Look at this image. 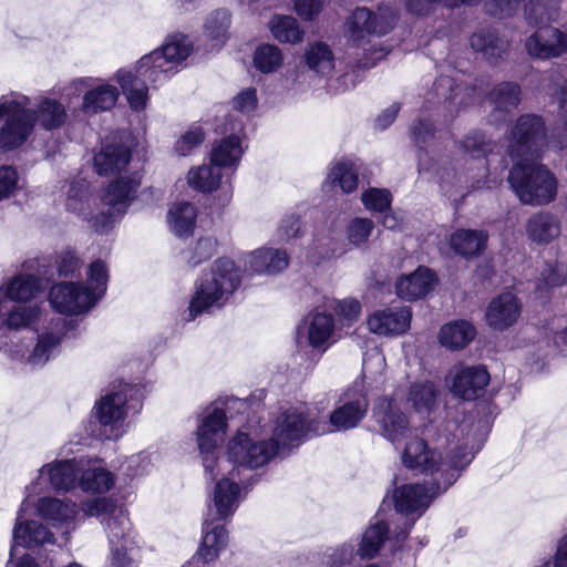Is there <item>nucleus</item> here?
Listing matches in <instances>:
<instances>
[{
	"instance_id": "obj_62",
	"label": "nucleus",
	"mask_w": 567,
	"mask_h": 567,
	"mask_svg": "<svg viewBox=\"0 0 567 567\" xmlns=\"http://www.w3.org/2000/svg\"><path fill=\"white\" fill-rule=\"evenodd\" d=\"M334 310L340 320L350 326L357 321L361 313V305L353 298L340 300L336 303Z\"/></svg>"
},
{
	"instance_id": "obj_47",
	"label": "nucleus",
	"mask_w": 567,
	"mask_h": 567,
	"mask_svg": "<svg viewBox=\"0 0 567 567\" xmlns=\"http://www.w3.org/2000/svg\"><path fill=\"white\" fill-rule=\"evenodd\" d=\"M252 62L254 66L261 73H274L281 68L284 55L277 45L266 43L256 48Z\"/></svg>"
},
{
	"instance_id": "obj_10",
	"label": "nucleus",
	"mask_w": 567,
	"mask_h": 567,
	"mask_svg": "<svg viewBox=\"0 0 567 567\" xmlns=\"http://www.w3.org/2000/svg\"><path fill=\"white\" fill-rule=\"evenodd\" d=\"M545 138L544 123L539 116L522 115L512 132L508 146L513 159L535 157Z\"/></svg>"
},
{
	"instance_id": "obj_20",
	"label": "nucleus",
	"mask_w": 567,
	"mask_h": 567,
	"mask_svg": "<svg viewBox=\"0 0 567 567\" xmlns=\"http://www.w3.org/2000/svg\"><path fill=\"white\" fill-rule=\"evenodd\" d=\"M235 470L229 472L228 477L219 480L214 489L213 507H209L208 517L221 520L234 515L240 501V487L235 482Z\"/></svg>"
},
{
	"instance_id": "obj_2",
	"label": "nucleus",
	"mask_w": 567,
	"mask_h": 567,
	"mask_svg": "<svg viewBox=\"0 0 567 567\" xmlns=\"http://www.w3.org/2000/svg\"><path fill=\"white\" fill-rule=\"evenodd\" d=\"M131 157V150L115 138H107L94 155V169L99 175H120L109 184L101 197L102 203L107 206V212H102L92 219V227L99 233H106L136 196L140 176L123 175Z\"/></svg>"
},
{
	"instance_id": "obj_3",
	"label": "nucleus",
	"mask_w": 567,
	"mask_h": 567,
	"mask_svg": "<svg viewBox=\"0 0 567 567\" xmlns=\"http://www.w3.org/2000/svg\"><path fill=\"white\" fill-rule=\"evenodd\" d=\"M240 285V274L234 261L218 259L210 270L205 272L195 284L189 300L188 317H196L224 307Z\"/></svg>"
},
{
	"instance_id": "obj_29",
	"label": "nucleus",
	"mask_w": 567,
	"mask_h": 567,
	"mask_svg": "<svg viewBox=\"0 0 567 567\" xmlns=\"http://www.w3.org/2000/svg\"><path fill=\"white\" fill-rule=\"evenodd\" d=\"M52 330L45 331L38 337V342L32 352L27 357V362L33 367L45 364L59 352L60 342L64 336L66 320L58 319L51 322Z\"/></svg>"
},
{
	"instance_id": "obj_53",
	"label": "nucleus",
	"mask_w": 567,
	"mask_h": 567,
	"mask_svg": "<svg viewBox=\"0 0 567 567\" xmlns=\"http://www.w3.org/2000/svg\"><path fill=\"white\" fill-rule=\"evenodd\" d=\"M461 152L473 159H481L486 156L487 153L492 151V143L486 140V137L480 133L474 132L468 134L461 143H460Z\"/></svg>"
},
{
	"instance_id": "obj_35",
	"label": "nucleus",
	"mask_w": 567,
	"mask_h": 567,
	"mask_svg": "<svg viewBox=\"0 0 567 567\" xmlns=\"http://www.w3.org/2000/svg\"><path fill=\"white\" fill-rule=\"evenodd\" d=\"M476 329L467 320H454L441 327L440 343L450 350H461L467 347L475 338Z\"/></svg>"
},
{
	"instance_id": "obj_23",
	"label": "nucleus",
	"mask_w": 567,
	"mask_h": 567,
	"mask_svg": "<svg viewBox=\"0 0 567 567\" xmlns=\"http://www.w3.org/2000/svg\"><path fill=\"white\" fill-rule=\"evenodd\" d=\"M522 306L512 292H504L494 298L486 310L485 318L491 328L503 331L518 320Z\"/></svg>"
},
{
	"instance_id": "obj_58",
	"label": "nucleus",
	"mask_w": 567,
	"mask_h": 567,
	"mask_svg": "<svg viewBox=\"0 0 567 567\" xmlns=\"http://www.w3.org/2000/svg\"><path fill=\"white\" fill-rule=\"evenodd\" d=\"M362 203L368 210L383 212L391 205V194L386 189L370 188L361 196Z\"/></svg>"
},
{
	"instance_id": "obj_30",
	"label": "nucleus",
	"mask_w": 567,
	"mask_h": 567,
	"mask_svg": "<svg viewBox=\"0 0 567 567\" xmlns=\"http://www.w3.org/2000/svg\"><path fill=\"white\" fill-rule=\"evenodd\" d=\"M52 330L45 331L38 337V342L32 352L27 357V362L33 367L45 364L59 352L60 342L64 336L66 320L58 319L51 322Z\"/></svg>"
},
{
	"instance_id": "obj_17",
	"label": "nucleus",
	"mask_w": 567,
	"mask_h": 567,
	"mask_svg": "<svg viewBox=\"0 0 567 567\" xmlns=\"http://www.w3.org/2000/svg\"><path fill=\"white\" fill-rule=\"evenodd\" d=\"M38 515L49 522L54 528L70 533L82 523L79 506L54 497H42L37 503Z\"/></svg>"
},
{
	"instance_id": "obj_54",
	"label": "nucleus",
	"mask_w": 567,
	"mask_h": 567,
	"mask_svg": "<svg viewBox=\"0 0 567 567\" xmlns=\"http://www.w3.org/2000/svg\"><path fill=\"white\" fill-rule=\"evenodd\" d=\"M374 229V224L369 218L355 217L351 219L346 228V236L354 247L365 244Z\"/></svg>"
},
{
	"instance_id": "obj_34",
	"label": "nucleus",
	"mask_w": 567,
	"mask_h": 567,
	"mask_svg": "<svg viewBox=\"0 0 567 567\" xmlns=\"http://www.w3.org/2000/svg\"><path fill=\"white\" fill-rule=\"evenodd\" d=\"M248 268L257 274H277L289 265V257L285 250L275 248H260L249 255Z\"/></svg>"
},
{
	"instance_id": "obj_24",
	"label": "nucleus",
	"mask_w": 567,
	"mask_h": 567,
	"mask_svg": "<svg viewBox=\"0 0 567 567\" xmlns=\"http://www.w3.org/2000/svg\"><path fill=\"white\" fill-rule=\"evenodd\" d=\"M79 487L85 493L103 494L115 483L114 475L96 458L80 457Z\"/></svg>"
},
{
	"instance_id": "obj_63",
	"label": "nucleus",
	"mask_w": 567,
	"mask_h": 567,
	"mask_svg": "<svg viewBox=\"0 0 567 567\" xmlns=\"http://www.w3.org/2000/svg\"><path fill=\"white\" fill-rule=\"evenodd\" d=\"M204 141V133L200 127H193L183 134L176 142L175 150L182 155H188L192 150Z\"/></svg>"
},
{
	"instance_id": "obj_64",
	"label": "nucleus",
	"mask_w": 567,
	"mask_h": 567,
	"mask_svg": "<svg viewBox=\"0 0 567 567\" xmlns=\"http://www.w3.org/2000/svg\"><path fill=\"white\" fill-rule=\"evenodd\" d=\"M434 90L439 97L453 102L462 91L455 80L449 75H441L434 82Z\"/></svg>"
},
{
	"instance_id": "obj_22",
	"label": "nucleus",
	"mask_w": 567,
	"mask_h": 567,
	"mask_svg": "<svg viewBox=\"0 0 567 567\" xmlns=\"http://www.w3.org/2000/svg\"><path fill=\"white\" fill-rule=\"evenodd\" d=\"M439 390L431 381H419L411 383L405 388H398L394 392V398L416 413L429 414L431 413L437 400Z\"/></svg>"
},
{
	"instance_id": "obj_38",
	"label": "nucleus",
	"mask_w": 567,
	"mask_h": 567,
	"mask_svg": "<svg viewBox=\"0 0 567 567\" xmlns=\"http://www.w3.org/2000/svg\"><path fill=\"white\" fill-rule=\"evenodd\" d=\"M528 238L537 244H547L558 237L560 225L558 219L549 213L533 215L526 224Z\"/></svg>"
},
{
	"instance_id": "obj_19",
	"label": "nucleus",
	"mask_w": 567,
	"mask_h": 567,
	"mask_svg": "<svg viewBox=\"0 0 567 567\" xmlns=\"http://www.w3.org/2000/svg\"><path fill=\"white\" fill-rule=\"evenodd\" d=\"M528 54L539 58H557L567 53V33L551 27L539 28L526 40Z\"/></svg>"
},
{
	"instance_id": "obj_21",
	"label": "nucleus",
	"mask_w": 567,
	"mask_h": 567,
	"mask_svg": "<svg viewBox=\"0 0 567 567\" xmlns=\"http://www.w3.org/2000/svg\"><path fill=\"white\" fill-rule=\"evenodd\" d=\"M80 458L56 461L42 466L39 474V481L32 487L35 489L41 481L48 477L50 486L55 491H71L79 486L80 478Z\"/></svg>"
},
{
	"instance_id": "obj_28",
	"label": "nucleus",
	"mask_w": 567,
	"mask_h": 567,
	"mask_svg": "<svg viewBox=\"0 0 567 567\" xmlns=\"http://www.w3.org/2000/svg\"><path fill=\"white\" fill-rule=\"evenodd\" d=\"M488 382L489 374L485 368H462L453 378L452 392L464 400H473L484 391Z\"/></svg>"
},
{
	"instance_id": "obj_4",
	"label": "nucleus",
	"mask_w": 567,
	"mask_h": 567,
	"mask_svg": "<svg viewBox=\"0 0 567 567\" xmlns=\"http://www.w3.org/2000/svg\"><path fill=\"white\" fill-rule=\"evenodd\" d=\"M537 156L517 158L508 174V183L523 204L545 205L557 194V179Z\"/></svg>"
},
{
	"instance_id": "obj_57",
	"label": "nucleus",
	"mask_w": 567,
	"mask_h": 567,
	"mask_svg": "<svg viewBox=\"0 0 567 567\" xmlns=\"http://www.w3.org/2000/svg\"><path fill=\"white\" fill-rule=\"evenodd\" d=\"M117 530V543L113 544L112 539L109 537L110 546H111V553H112V560L114 564H120L121 566L130 565L132 561V557H128L126 561L121 559V550L125 548L126 550H133L134 549V537H133V530L131 528L130 519L127 518V527L122 529L120 527L116 528Z\"/></svg>"
},
{
	"instance_id": "obj_5",
	"label": "nucleus",
	"mask_w": 567,
	"mask_h": 567,
	"mask_svg": "<svg viewBox=\"0 0 567 567\" xmlns=\"http://www.w3.org/2000/svg\"><path fill=\"white\" fill-rule=\"evenodd\" d=\"M192 44L183 34L171 35L164 44L142 56L138 72L150 80L151 84H159L175 74L189 55Z\"/></svg>"
},
{
	"instance_id": "obj_36",
	"label": "nucleus",
	"mask_w": 567,
	"mask_h": 567,
	"mask_svg": "<svg viewBox=\"0 0 567 567\" xmlns=\"http://www.w3.org/2000/svg\"><path fill=\"white\" fill-rule=\"evenodd\" d=\"M487 238L484 230L457 229L450 237V246L455 254L471 258L485 249Z\"/></svg>"
},
{
	"instance_id": "obj_25",
	"label": "nucleus",
	"mask_w": 567,
	"mask_h": 567,
	"mask_svg": "<svg viewBox=\"0 0 567 567\" xmlns=\"http://www.w3.org/2000/svg\"><path fill=\"white\" fill-rule=\"evenodd\" d=\"M41 313L42 310L38 303H12L0 292V327L9 330L28 328L40 319Z\"/></svg>"
},
{
	"instance_id": "obj_37",
	"label": "nucleus",
	"mask_w": 567,
	"mask_h": 567,
	"mask_svg": "<svg viewBox=\"0 0 567 567\" xmlns=\"http://www.w3.org/2000/svg\"><path fill=\"white\" fill-rule=\"evenodd\" d=\"M41 286L38 278L33 276H18L13 278L6 287L0 288V292L12 303H35L33 298L40 292Z\"/></svg>"
},
{
	"instance_id": "obj_51",
	"label": "nucleus",
	"mask_w": 567,
	"mask_h": 567,
	"mask_svg": "<svg viewBox=\"0 0 567 567\" xmlns=\"http://www.w3.org/2000/svg\"><path fill=\"white\" fill-rule=\"evenodd\" d=\"M230 25V14L225 9L213 11L205 21L204 30L208 38L224 42Z\"/></svg>"
},
{
	"instance_id": "obj_40",
	"label": "nucleus",
	"mask_w": 567,
	"mask_h": 567,
	"mask_svg": "<svg viewBox=\"0 0 567 567\" xmlns=\"http://www.w3.org/2000/svg\"><path fill=\"white\" fill-rule=\"evenodd\" d=\"M118 99V91L114 85L100 83L83 96L82 109L85 113H97L112 109Z\"/></svg>"
},
{
	"instance_id": "obj_31",
	"label": "nucleus",
	"mask_w": 567,
	"mask_h": 567,
	"mask_svg": "<svg viewBox=\"0 0 567 567\" xmlns=\"http://www.w3.org/2000/svg\"><path fill=\"white\" fill-rule=\"evenodd\" d=\"M116 81L125 94L130 106L135 111L144 110L148 100L147 78L138 72V63L134 70H120Z\"/></svg>"
},
{
	"instance_id": "obj_43",
	"label": "nucleus",
	"mask_w": 567,
	"mask_h": 567,
	"mask_svg": "<svg viewBox=\"0 0 567 567\" xmlns=\"http://www.w3.org/2000/svg\"><path fill=\"white\" fill-rule=\"evenodd\" d=\"M268 28L274 39L280 43L297 44L303 40L305 31L291 16H274Z\"/></svg>"
},
{
	"instance_id": "obj_8",
	"label": "nucleus",
	"mask_w": 567,
	"mask_h": 567,
	"mask_svg": "<svg viewBox=\"0 0 567 567\" xmlns=\"http://www.w3.org/2000/svg\"><path fill=\"white\" fill-rule=\"evenodd\" d=\"M29 104V97L18 93L3 95L0 99V117L7 115L0 130V148L10 151L21 146L28 140L33 130L28 118Z\"/></svg>"
},
{
	"instance_id": "obj_48",
	"label": "nucleus",
	"mask_w": 567,
	"mask_h": 567,
	"mask_svg": "<svg viewBox=\"0 0 567 567\" xmlns=\"http://www.w3.org/2000/svg\"><path fill=\"white\" fill-rule=\"evenodd\" d=\"M220 177V169L210 164L190 169L187 179L189 186L194 189L209 193L218 187Z\"/></svg>"
},
{
	"instance_id": "obj_45",
	"label": "nucleus",
	"mask_w": 567,
	"mask_h": 567,
	"mask_svg": "<svg viewBox=\"0 0 567 567\" xmlns=\"http://www.w3.org/2000/svg\"><path fill=\"white\" fill-rule=\"evenodd\" d=\"M308 68L321 75H329L334 69V56L330 47L323 42L310 43L305 52Z\"/></svg>"
},
{
	"instance_id": "obj_44",
	"label": "nucleus",
	"mask_w": 567,
	"mask_h": 567,
	"mask_svg": "<svg viewBox=\"0 0 567 567\" xmlns=\"http://www.w3.org/2000/svg\"><path fill=\"white\" fill-rule=\"evenodd\" d=\"M244 153L238 136L230 135L213 147L210 161L217 168L236 166Z\"/></svg>"
},
{
	"instance_id": "obj_60",
	"label": "nucleus",
	"mask_w": 567,
	"mask_h": 567,
	"mask_svg": "<svg viewBox=\"0 0 567 567\" xmlns=\"http://www.w3.org/2000/svg\"><path fill=\"white\" fill-rule=\"evenodd\" d=\"M216 251V240L213 238L199 239L189 252L187 259L192 267H196L205 260H208Z\"/></svg>"
},
{
	"instance_id": "obj_52",
	"label": "nucleus",
	"mask_w": 567,
	"mask_h": 567,
	"mask_svg": "<svg viewBox=\"0 0 567 567\" xmlns=\"http://www.w3.org/2000/svg\"><path fill=\"white\" fill-rule=\"evenodd\" d=\"M89 291L94 293V300L101 299L105 291L109 281V269L104 261L97 259L90 265L89 272Z\"/></svg>"
},
{
	"instance_id": "obj_27",
	"label": "nucleus",
	"mask_w": 567,
	"mask_h": 567,
	"mask_svg": "<svg viewBox=\"0 0 567 567\" xmlns=\"http://www.w3.org/2000/svg\"><path fill=\"white\" fill-rule=\"evenodd\" d=\"M213 516L205 519L203 525V540L197 554L189 561L198 567L199 563L215 560L228 542L227 530L221 525L213 524Z\"/></svg>"
},
{
	"instance_id": "obj_14",
	"label": "nucleus",
	"mask_w": 567,
	"mask_h": 567,
	"mask_svg": "<svg viewBox=\"0 0 567 567\" xmlns=\"http://www.w3.org/2000/svg\"><path fill=\"white\" fill-rule=\"evenodd\" d=\"M317 417L303 416V413L297 409H289L285 411L276 421L270 437L271 445H276V453L280 449L292 446L295 443L299 444L308 433H312L310 423Z\"/></svg>"
},
{
	"instance_id": "obj_55",
	"label": "nucleus",
	"mask_w": 567,
	"mask_h": 567,
	"mask_svg": "<svg viewBox=\"0 0 567 567\" xmlns=\"http://www.w3.org/2000/svg\"><path fill=\"white\" fill-rule=\"evenodd\" d=\"M554 3L546 0L530 1L526 8V18L530 24L538 25L550 22L557 18Z\"/></svg>"
},
{
	"instance_id": "obj_50",
	"label": "nucleus",
	"mask_w": 567,
	"mask_h": 567,
	"mask_svg": "<svg viewBox=\"0 0 567 567\" xmlns=\"http://www.w3.org/2000/svg\"><path fill=\"white\" fill-rule=\"evenodd\" d=\"M489 97L495 105V111L509 112L520 101V87L516 83L503 82L494 87Z\"/></svg>"
},
{
	"instance_id": "obj_39",
	"label": "nucleus",
	"mask_w": 567,
	"mask_h": 567,
	"mask_svg": "<svg viewBox=\"0 0 567 567\" xmlns=\"http://www.w3.org/2000/svg\"><path fill=\"white\" fill-rule=\"evenodd\" d=\"M20 518L21 515L19 514L18 522L13 528L14 546L33 547L53 542V535L45 526L33 520L22 524L19 522Z\"/></svg>"
},
{
	"instance_id": "obj_6",
	"label": "nucleus",
	"mask_w": 567,
	"mask_h": 567,
	"mask_svg": "<svg viewBox=\"0 0 567 567\" xmlns=\"http://www.w3.org/2000/svg\"><path fill=\"white\" fill-rule=\"evenodd\" d=\"M369 401L359 389H349L339 400V404L329 414V420L317 417L310 423L315 435L342 432L357 427L368 412Z\"/></svg>"
},
{
	"instance_id": "obj_12",
	"label": "nucleus",
	"mask_w": 567,
	"mask_h": 567,
	"mask_svg": "<svg viewBox=\"0 0 567 567\" xmlns=\"http://www.w3.org/2000/svg\"><path fill=\"white\" fill-rule=\"evenodd\" d=\"M226 414L221 409L215 408L202 421L197 430V443L202 454H204L203 463L205 470L215 478V466L218 465L217 460L209 454L224 441L226 432Z\"/></svg>"
},
{
	"instance_id": "obj_32",
	"label": "nucleus",
	"mask_w": 567,
	"mask_h": 567,
	"mask_svg": "<svg viewBox=\"0 0 567 567\" xmlns=\"http://www.w3.org/2000/svg\"><path fill=\"white\" fill-rule=\"evenodd\" d=\"M435 281V276L430 269L419 267L414 272L402 276L396 281V295L408 301L423 298L434 288Z\"/></svg>"
},
{
	"instance_id": "obj_61",
	"label": "nucleus",
	"mask_w": 567,
	"mask_h": 567,
	"mask_svg": "<svg viewBox=\"0 0 567 567\" xmlns=\"http://www.w3.org/2000/svg\"><path fill=\"white\" fill-rule=\"evenodd\" d=\"M19 188V175L12 166L0 167V199L12 196Z\"/></svg>"
},
{
	"instance_id": "obj_1",
	"label": "nucleus",
	"mask_w": 567,
	"mask_h": 567,
	"mask_svg": "<svg viewBox=\"0 0 567 567\" xmlns=\"http://www.w3.org/2000/svg\"><path fill=\"white\" fill-rule=\"evenodd\" d=\"M468 437L461 442L453 435L430 449L424 440L411 439L401 454L402 463L408 468L434 477L429 486L406 484L399 487L393 496L396 511L406 515H422L433 497L446 491L473 461L475 451L468 447Z\"/></svg>"
},
{
	"instance_id": "obj_7",
	"label": "nucleus",
	"mask_w": 567,
	"mask_h": 567,
	"mask_svg": "<svg viewBox=\"0 0 567 567\" xmlns=\"http://www.w3.org/2000/svg\"><path fill=\"white\" fill-rule=\"evenodd\" d=\"M227 455L235 474L239 475L240 467L252 470L267 464L276 455V445L255 430H239L228 442Z\"/></svg>"
},
{
	"instance_id": "obj_41",
	"label": "nucleus",
	"mask_w": 567,
	"mask_h": 567,
	"mask_svg": "<svg viewBox=\"0 0 567 567\" xmlns=\"http://www.w3.org/2000/svg\"><path fill=\"white\" fill-rule=\"evenodd\" d=\"M196 216V208L193 204L177 203L168 210V227L178 237L190 236L195 227Z\"/></svg>"
},
{
	"instance_id": "obj_16",
	"label": "nucleus",
	"mask_w": 567,
	"mask_h": 567,
	"mask_svg": "<svg viewBox=\"0 0 567 567\" xmlns=\"http://www.w3.org/2000/svg\"><path fill=\"white\" fill-rule=\"evenodd\" d=\"M82 520L85 517H97L105 526L107 536L112 539L113 544L117 543V530L127 527V512L117 506L116 503L110 497H97L87 499L81 503L79 507Z\"/></svg>"
},
{
	"instance_id": "obj_15",
	"label": "nucleus",
	"mask_w": 567,
	"mask_h": 567,
	"mask_svg": "<svg viewBox=\"0 0 567 567\" xmlns=\"http://www.w3.org/2000/svg\"><path fill=\"white\" fill-rule=\"evenodd\" d=\"M398 400L393 396L380 398L373 408V419L379 424L382 435L392 443L400 442L411 433V425L399 406Z\"/></svg>"
},
{
	"instance_id": "obj_49",
	"label": "nucleus",
	"mask_w": 567,
	"mask_h": 567,
	"mask_svg": "<svg viewBox=\"0 0 567 567\" xmlns=\"http://www.w3.org/2000/svg\"><path fill=\"white\" fill-rule=\"evenodd\" d=\"M354 558V545L344 543L326 548L321 555L313 557L317 567H344Z\"/></svg>"
},
{
	"instance_id": "obj_9",
	"label": "nucleus",
	"mask_w": 567,
	"mask_h": 567,
	"mask_svg": "<svg viewBox=\"0 0 567 567\" xmlns=\"http://www.w3.org/2000/svg\"><path fill=\"white\" fill-rule=\"evenodd\" d=\"M395 23V16L389 9L380 8L378 13L367 8H358L347 20V35L357 45H362L367 37L388 33Z\"/></svg>"
},
{
	"instance_id": "obj_11",
	"label": "nucleus",
	"mask_w": 567,
	"mask_h": 567,
	"mask_svg": "<svg viewBox=\"0 0 567 567\" xmlns=\"http://www.w3.org/2000/svg\"><path fill=\"white\" fill-rule=\"evenodd\" d=\"M127 396L125 389L107 393L95 405V416L102 427V435L107 440H117L124 432L125 405Z\"/></svg>"
},
{
	"instance_id": "obj_13",
	"label": "nucleus",
	"mask_w": 567,
	"mask_h": 567,
	"mask_svg": "<svg viewBox=\"0 0 567 567\" xmlns=\"http://www.w3.org/2000/svg\"><path fill=\"white\" fill-rule=\"evenodd\" d=\"M53 309L65 315H81L94 305V293L82 284L62 282L53 286L49 292Z\"/></svg>"
},
{
	"instance_id": "obj_59",
	"label": "nucleus",
	"mask_w": 567,
	"mask_h": 567,
	"mask_svg": "<svg viewBox=\"0 0 567 567\" xmlns=\"http://www.w3.org/2000/svg\"><path fill=\"white\" fill-rule=\"evenodd\" d=\"M385 367V358L380 349L373 348L364 353L362 371L365 377L382 374Z\"/></svg>"
},
{
	"instance_id": "obj_33",
	"label": "nucleus",
	"mask_w": 567,
	"mask_h": 567,
	"mask_svg": "<svg viewBox=\"0 0 567 567\" xmlns=\"http://www.w3.org/2000/svg\"><path fill=\"white\" fill-rule=\"evenodd\" d=\"M28 118L34 125L53 131L66 122L68 113L62 103L54 99L42 97L34 110H28Z\"/></svg>"
},
{
	"instance_id": "obj_56",
	"label": "nucleus",
	"mask_w": 567,
	"mask_h": 567,
	"mask_svg": "<svg viewBox=\"0 0 567 567\" xmlns=\"http://www.w3.org/2000/svg\"><path fill=\"white\" fill-rule=\"evenodd\" d=\"M332 184H337L344 193L353 192L358 186V175L349 163L336 164L329 174Z\"/></svg>"
},
{
	"instance_id": "obj_42",
	"label": "nucleus",
	"mask_w": 567,
	"mask_h": 567,
	"mask_svg": "<svg viewBox=\"0 0 567 567\" xmlns=\"http://www.w3.org/2000/svg\"><path fill=\"white\" fill-rule=\"evenodd\" d=\"M474 51L483 54L485 59L495 62L506 51L507 43L501 39L494 30H480L470 39Z\"/></svg>"
},
{
	"instance_id": "obj_18",
	"label": "nucleus",
	"mask_w": 567,
	"mask_h": 567,
	"mask_svg": "<svg viewBox=\"0 0 567 567\" xmlns=\"http://www.w3.org/2000/svg\"><path fill=\"white\" fill-rule=\"evenodd\" d=\"M411 318L410 308L389 307L371 313L368 318V327L374 334L395 337L410 329Z\"/></svg>"
},
{
	"instance_id": "obj_46",
	"label": "nucleus",
	"mask_w": 567,
	"mask_h": 567,
	"mask_svg": "<svg viewBox=\"0 0 567 567\" xmlns=\"http://www.w3.org/2000/svg\"><path fill=\"white\" fill-rule=\"evenodd\" d=\"M388 533L389 526L383 520L371 524L362 536L358 555L361 558H373L381 549Z\"/></svg>"
},
{
	"instance_id": "obj_26",
	"label": "nucleus",
	"mask_w": 567,
	"mask_h": 567,
	"mask_svg": "<svg viewBox=\"0 0 567 567\" xmlns=\"http://www.w3.org/2000/svg\"><path fill=\"white\" fill-rule=\"evenodd\" d=\"M303 329L309 346L315 349L326 351L336 341V324L330 313L316 311L308 315Z\"/></svg>"
}]
</instances>
